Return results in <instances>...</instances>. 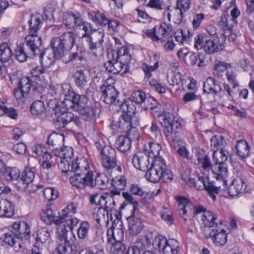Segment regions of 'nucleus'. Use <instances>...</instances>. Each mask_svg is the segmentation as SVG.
I'll use <instances>...</instances> for the list:
<instances>
[{
	"label": "nucleus",
	"instance_id": "58836bf2",
	"mask_svg": "<svg viewBox=\"0 0 254 254\" xmlns=\"http://www.w3.org/2000/svg\"><path fill=\"white\" fill-rule=\"evenodd\" d=\"M109 182L108 177L105 174H98L93 181V186L91 188L96 187L100 190H104L108 187Z\"/></svg>",
	"mask_w": 254,
	"mask_h": 254
},
{
	"label": "nucleus",
	"instance_id": "9d476101",
	"mask_svg": "<svg viewBox=\"0 0 254 254\" xmlns=\"http://www.w3.org/2000/svg\"><path fill=\"white\" fill-rule=\"evenodd\" d=\"M116 220L113 222L111 229L108 230L107 235L108 237V242L109 244L112 245V249L117 252V254H124L126 250L124 244L121 242V240L123 237V232L120 230L118 233L119 235H117V237L115 235L114 229L116 226Z\"/></svg>",
	"mask_w": 254,
	"mask_h": 254
},
{
	"label": "nucleus",
	"instance_id": "9b49d317",
	"mask_svg": "<svg viewBox=\"0 0 254 254\" xmlns=\"http://www.w3.org/2000/svg\"><path fill=\"white\" fill-rule=\"evenodd\" d=\"M72 173L73 175L69 178V182L72 186L80 189L93 186L92 172Z\"/></svg>",
	"mask_w": 254,
	"mask_h": 254
},
{
	"label": "nucleus",
	"instance_id": "052dcab7",
	"mask_svg": "<svg viewBox=\"0 0 254 254\" xmlns=\"http://www.w3.org/2000/svg\"><path fill=\"white\" fill-rule=\"evenodd\" d=\"M101 198H103V202H104V210L108 213V212L111 211L115 205L116 202L114 197L107 194L101 195Z\"/></svg>",
	"mask_w": 254,
	"mask_h": 254
},
{
	"label": "nucleus",
	"instance_id": "e433bc0d",
	"mask_svg": "<svg viewBox=\"0 0 254 254\" xmlns=\"http://www.w3.org/2000/svg\"><path fill=\"white\" fill-rule=\"evenodd\" d=\"M131 141L130 138L125 135H120L116 140L115 146L120 151L126 152L131 147Z\"/></svg>",
	"mask_w": 254,
	"mask_h": 254
},
{
	"label": "nucleus",
	"instance_id": "5fc2aeb1",
	"mask_svg": "<svg viewBox=\"0 0 254 254\" xmlns=\"http://www.w3.org/2000/svg\"><path fill=\"white\" fill-rule=\"evenodd\" d=\"M32 74L31 77H34L35 78H44L45 75H48V70L46 66L41 64L40 66H36L31 70Z\"/></svg>",
	"mask_w": 254,
	"mask_h": 254
},
{
	"label": "nucleus",
	"instance_id": "f03ea898",
	"mask_svg": "<svg viewBox=\"0 0 254 254\" xmlns=\"http://www.w3.org/2000/svg\"><path fill=\"white\" fill-rule=\"evenodd\" d=\"M154 101L153 99L148 98L147 99L148 103L150 105L146 108H144V110H150V113L154 118L158 117L160 124L164 127V132L168 137H170L172 141H175L173 134L176 135L181 129L182 127L181 124L177 121H175L174 116L170 112H164L162 113L161 106L158 105L156 102L152 103Z\"/></svg>",
	"mask_w": 254,
	"mask_h": 254
},
{
	"label": "nucleus",
	"instance_id": "bb28decb",
	"mask_svg": "<svg viewBox=\"0 0 254 254\" xmlns=\"http://www.w3.org/2000/svg\"><path fill=\"white\" fill-rule=\"evenodd\" d=\"M190 0H177L176 6L175 8L176 13L175 23L179 24L182 21L184 14L190 9Z\"/></svg>",
	"mask_w": 254,
	"mask_h": 254
},
{
	"label": "nucleus",
	"instance_id": "c756f323",
	"mask_svg": "<svg viewBox=\"0 0 254 254\" xmlns=\"http://www.w3.org/2000/svg\"><path fill=\"white\" fill-rule=\"evenodd\" d=\"M51 46L52 51L55 53L58 60L64 57V52L66 50L63 44L59 37H54L51 41Z\"/></svg>",
	"mask_w": 254,
	"mask_h": 254
},
{
	"label": "nucleus",
	"instance_id": "6e6d98bb",
	"mask_svg": "<svg viewBox=\"0 0 254 254\" xmlns=\"http://www.w3.org/2000/svg\"><path fill=\"white\" fill-rule=\"evenodd\" d=\"M4 114H6L12 119H16L18 116L16 110L13 108H6L4 105V102L2 101L0 106V116H2Z\"/></svg>",
	"mask_w": 254,
	"mask_h": 254
},
{
	"label": "nucleus",
	"instance_id": "39448f33",
	"mask_svg": "<svg viewBox=\"0 0 254 254\" xmlns=\"http://www.w3.org/2000/svg\"><path fill=\"white\" fill-rule=\"evenodd\" d=\"M78 28L84 31L81 34L80 38L85 39L87 43L89 49L92 51H102L103 50V43L104 42V33L103 31L98 32L93 37L91 35L93 33L92 24L87 22L81 21L76 27V30Z\"/></svg>",
	"mask_w": 254,
	"mask_h": 254
},
{
	"label": "nucleus",
	"instance_id": "37998d69",
	"mask_svg": "<svg viewBox=\"0 0 254 254\" xmlns=\"http://www.w3.org/2000/svg\"><path fill=\"white\" fill-rule=\"evenodd\" d=\"M217 219V216L216 214H214L211 212H205L202 217V221L205 226L210 228V227H213L216 224H218L215 221Z\"/></svg>",
	"mask_w": 254,
	"mask_h": 254
},
{
	"label": "nucleus",
	"instance_id": "69168bd1",
	"mask_svg": "<svg viewBox=\"0 0 254 254\" xmlns=\"http://www.w3.org/2000/svg\"><path fill=\"white\" fill-rule=\"evenodd\" d=\"M173 240H171L170 242L167 241V244L165 245L163 247L162 251L164 254H178L180 247L177 246L175 247V246H172L171 242Z\"/></svg>",
	"mask_w": 254,
	"mask_h": 254
},
{
	"label": "nucleus",
	"instance_id": "49530a36",
	"mask_svg": "<svg viewBox=\"0 0 254 254\" xmlns=\"http://www.w3.org/2000/svg\"><path fill=\"white\" fill-rule=\"evenodd\" d=\"M32 77L23 76L19 81L18 86L25 93H29L32 87Z\"/></svg>",
	"mask_w": 254,
	"mask_h": 254
},
{
	"label": "nucleus",
	"instance_id": "a211bd4d",
	"mask_svg": "<svg viewBox=\"0 0 254 254\" xmlns=\"http://www.w3.org/2000/svg\"><path fill=\"white\" fill-rule=\"evenodd\" d=\"M89 169V163L87 159L84 157L76 158L70 163V168H67V166H64L62 172L68 175L69 173L75 172H87Z\"/></svg>",
	"mask_w": 254,
	"mask_h": 254
},
{
	"label": "nucleus",
	"instance_id": "f257e3e1",
	"mask_svg": "<svg viewBox=\"0 0 254 254\" xmlns=\"http://www.w3.org/2000/svg\"><path fill=\"white\" fill-rule=\"evenodd\" d=\"M62 103L63 106L67 104L68 109H72L78 112L85 121H95L101 113L100 108L90 104L86 95H79L73 90H68L65 95L64 101Z\"/></svg>",
	"mask_w": 254,
	"mask_h": 254
},
{
	"label": "nucleus",
	"instance_id": "5701e85b",
	"mask_svg": "<svg viewBox=\"0 0 254 254\" xmlns=\"http://www.w3.org/2000/svg\"><path fill=\"white\" fill-rule=\"evenodd\" d=\"M73 77L75 85L80 89H83L88 85L89 77L85 70L80 67H76L73 71Z\"/></svg>",
	"mask_w": 254,
	"mask_h": 254
},
{
	"label": "nucleus",
	"instance_id": "a19ab883",
	"mask_svg": "<svg viewBox=\"0 0 254 254\" xmlns=\"http://www.w3.org/2000/svg\"><path fill=\"white\" fill-rule=\"evenodd\" d=\"M20 172L16 167H6L2 174V177L7 181L11 182L17 180L20 177Z\"/></svg>",
	"mask_w": 254,
	"mask_h": 254
},
{
	"label": "nucleus",
	"instance_id": "4c0bfd02",
	"mask_svg": "<svg viewBox=\"0 0 254 254\" xmlns=\"http://www.w3.org/2000/svg\"><path fill=\"white\" fill-rule=\"evenodd\" d=\"M12 56V51L8 44L3 42L0 44V63H3L8 62Z\"/></svg>",
	"mask_w": 254,
	"mask_h": 254
},
{
	"label": "nucleus",
	"instance_id": "ddd939ff",
	"mask_svg": "<svg viewBox=\"0 0 254 254\" xmlns=\"http://www.w3.org/2000/svg\"><path fill=\"white\" fill-rule=\"evenodd\" d=\"M101 163L105 169L110 170L117 165V158L116 150L107 146L100 152Z\"/></svg>",
	"mask_w": 254,
	"mask_h": 254
},
{
	"label": "nucleus",
	"instance_id": "09e8293b",
	"mask_svg": "<svg viewBox=\"0 0 254 254\" xmlns=\"http://www.w3.org/2000/svg\"><path fill=\"white\" fill-rule=\"evenodd\" d=\"M32 87L31 88V92L34 95H40L44 91L45 87L44 83L41 80L38 78H35L32 77Z\"/></svg>",
	"mask_w": 254,
	"mask_h": 254
},
{
	"label": "nucleus",
	"instance_id": "6e6552de",
	"mask_svg": "<svg viewBox=\"0 0 254 254\" xmlns=\"http://www.w3.org/2000/svg\"><path fill=\"white\" fill-rule=\"evenodd\" d=\"M177 200L179 202L178 211L180 216L185 221L205 211L203 206H194L185 197L179 196L177 197Z\"/></svg>",
	"mask_w": 254,
	"mask_h": 254
},
{
	"label": "nucleus",
	"instance_id": "c9c22d12",
	"mask_svg": "<svg viewBox=\"0 0 254 254\" xmlns=\"http://www.w3.org/2000/svg\"><path fill=\"white\" fill-rule=\"evenodd\" d=\"M236 148L238 154L241 158L245 159L249 156L251 147L246 140L241 139L237 141Z\"/></svg>",
	"mask_w": 254,
	"mask_h": 254
},
{
	"label": "nucleus",
	"instance_id": "3c124183",
	"mask_svg": "<svg viewBox=\"0 0 254 254\" xmlns=\"http://www.w3.org/2000/svg\"><path fill=\"white\" fill-rule=\"evenodd\" d=\"M233 23H234L231 20L230 15H224L221 16L218 24L220 28L223 30V32H225L232 29L233 27Z\"/></svg>",
	"mask_w": 254,
	"mask_h": 254
},
{
	"label": "nucleus",
	"instance_id": "c03bdc74",
	"mask_svg": "<svg viewBox=\"0 0 254 254\" xmlns=\"http://www.w3.org/2000/svg\"><path fill=\"white\" fill-rule=\"evenodd\" d=\"M79 21H81V18L73 14H65L64 16L63 23L69 28L76 27Z\"/></svg>",
	"mask_w": 254,
	"mask_h": 254
},
{
	"label": "nucleus",
	"instance_id": "c85d7f7f",
	"mask_svg": "<svg viewBox=\"0 0 254 254\" xmlns=\"http://www.w3.org/2000/svg\"><path fill=\"white\" fill-rule=\"evenodd\" d=\"M129 230L130 233L136 235L140 233L143 229V225L139 217L134 215H130L128 217Z\"/></svg>",
	"mask_w": 254,
	"mask_h": 254
},
{
	"label": "nucleus",
	"instance_id": "473e14b6",
	"mask_svg": "<svg viewBox=\"0 0 254 254\" xmlns=\"http://www.w3.org/2000/svg\"><path fill=\"white\" fill-rule=\"evenodd\" d=\"M59 37L60 38V40L64 47V49H65L66 51L69 50L74 46L76 35L73 32L68 31L65 32Z\"/></svg>",
	"mask_w": 254,
	"mask_h": 254
},
{
	"label": "nucleus",
	"instance_id": "79ce46f5",
	"mask_svg": "<svg viewBox=\"0 0 254 254\" xmlns=\"http://www.w3.org/2000/svg\"><path fill=\"white\" fill-rule=\"evenodd\" d=\"M207 192L209 195L213 199V200L216 199V195L218 194L220 190V186L216 185L215 183L213 181H209L208 179L205 185L204 188Z\"/></svg>",
	"mask_w": 254,
	"mask_h": 254
},
{
	"label": "nucleus",
	"instance_id": "f704fd0d",
	"mask_svg": "<svg viewBox=\"0 0 254 254\" xmlns=\"http://www.w3.org/2000/svg\"><path fill=\"white\" fill-rule=\"evenodd\" d=\"M161 150V146L159 144L151 142L149 143L148 147L145 146L144 153L149 157L154 158L156 160L159 158H162L159 156Z\"/></svg>",
	"mask_w": 254,
	"mask_h": 254
},
{
	"label": "nucleus",
	"instance_id": "aec40b11",
	"mask_svg": "<svg viewBox=\"0 0 254 254\" xmlns=\"http://www.w3.org/2000/svg\"><path fill=\"white\" fill-rule=\"evenodd\" d=\"M225 47V38L217 37L213 40H205L204 51L207 54H213L222 51Z\"/></svg>",
	"mask_w": 254,
	"mask_h": 254
},
{
	"label": "nucleus",
	"instance_id": "0eeeda50",
	"mask_svg": "<svg viewBox=\"0 0 254 254\" xmlns=\"http://www.w3.org/2000/svg\"><path fill=\"white\" fill-rule=\"evenodd\" d=\"M37 41L32 42L29 38H25L22 44L17 45L15 49V58L20 63L25 62L27 58H31L37 56L40 53L39 48Z\"/></svg>",
	"mask_w": 254,
	"mask_h": 254
},
{
	"label": "nucleus",
	"instance_id": "864d4df0",
	"mask_svg": "<svg viewBox=\"0 0 254 254\" xmlns=\"http://www.w3.org/2000/svg\"><path fill=\"white\" fill-rule=\"evenodd\" d=\"M46 108L44 102L41 100H36L33 102L30 107V110L32 114L39 115L42 114L45 111Z\"/></svg>",
	"mask_w": 254,
	"mask_h": 254
},
{
	"label": "nucleus",
	"instance_id": "2f4dec72",
	"mask_svg": "<svg viewBox=\"0 0 254 254\" xmlns=\"http://www.w3.org/2000/svg\"><path fill=\"white\" fill-rule=\"evenodd\" d=\"M63 137L58 134H50L47 139V143L51 150L58 152L61 148Z\"/></svg>",
	"mask_w": 254,
	"mask_h": 254
},
{
	"label": "nucleus",
	"instance_id": "e2e57ef3",
	"mask_svg": "<svg viewBox=\"0 0 254 254\" xmlns=\"http://www.w3.org/2000/svg\"><path fill=\"white\" fill-rule=\"evenodd\" d=\"M127 184L126 178L125 176H121L119 177H116L112 180V185L113 187L117 188L119 190H123Z\"/></svg>",
	"mask_w": 254,
	"mask_h": 254
},
{
	"label": "nucleus",
	"instance_id": "4468645a",
	"mask_svg": "<svg viewBox=\"0 0 254 254\" xmlns=\"http://www.w3.org/2000/svg\"><path fill=\"white\" fill-rule=\"evenodd\" d=\"M41 220L46 224L51 225L54 223L57 225L62 224L63 218H62L61 213H57L54 206H46L40 214Z\"/></svg>",
	"mask_w": 254,
	"mask_h": 254
},
{
	"label": "nucleus",
	"instance_id": "f3484780",
	"mask_svg": "<svg viewBox=\"0 0 254 254\" xmlns=\"http://www.w3.org/2000/svg\"><path fill=\"white\" fill-rule=\"evenodd\" d=\"M11 230L18 240H27L30 238V227L28 223L24 221L15 222L12 225Z\"/></svg>",
	"mask_w": 254,
	"mask_h": 254
},
{
	"label": "nucleus",
	"instance_id": "338daca9",
	"mask_svg": "<svg viewBox=\"0 0 254 254\" xmlns=\"http://www.w3.org/2000/svg\"><path fill=\"white\" fill-rule=\"evenodd\" d=\"M172 31V26L171 24H167L165 22H162L160 24L158 33L163 37L168 36Z\"/></svg>",
	"mask_w": 254,
	"mask_h": 254
},
{
	"label": "nucleus",
	"instance_id": "4d7b16f0",
	"mask_svg": "<svg viewBox=\"0 0 254 254\" xmlns=\"http://www.w3.org/2000/svg\"><path fill=\"white\" fill-rule=\"evenodd\" d=\"M90 225L87 221L81 222L77 229V236L79 239H85L88 236Z\"/></svg>",
	"mask_w": 254,
	"mask_h": 254
},
{
	"label": "nucleus",
	"instance_id": "7c9ffc66",
	"mask_svg": "<svg viewBox=\"0 0 254 254\" xmlns=\"http://www.w3.org/2000/svg\"><path fill=\"white\" fill-rule=\"evenodd\" d=\"M13 205L7 199L0 201V217H11L14 215Z\"/></svg>",
	"mask_w": 254,
	"mask_h": 254
},
{
	"label": "nucleus",
	"instance_id": "dca6fc26",
	"mask_svg": "<svg viewBox=\"0 0 254 254\" xmlns=\"http://www.w3.org/2000/svg\"><path fill=\"white\" fill-rule=\"evenodd\" d=\"M139 118L136 116L131 117L128 115H122L119 120L113 124L112 123V128L115 129L114 127H118L121 131L126 132L133 126L139 125Z\"/></svg>",
	"mask_w": 254,
	"mask_h": 254
},
{
	"label": "nucleus",
	"instance_id": "f8f14e48",
	"mask_svg": "<svg viewBox=\"0 0 254 254\" xmlns=\"http://www.w3.org/2000/svg\"><path fill=\"white\" fill-rule=\"evenodd\" d=\"M190 171H185L181 176L182 180L190 187H193L197 190L204 189L205 185L208 180L207 177H204L203 174H190Z\"/></svg>",
	"mask_w": 254,
	"mask_h": 254
},
{
	"label": "nucleus",
	"instance_id": "72a5a7b5",
	"mask_svg": "<svg viewBox=\"0 0 254 254\" xmlns=\"http://www.w3.org/2000/svg\"><path fill=\"white\" fill-rule=\"evenodd\" d=\"M117 105L120 107L123 115H128L131 117L136 116V107L131 99H128L121 104L119 102Z\"/></svg>",
	"mask_w": 254,
	"mask_h": 254
},
{
	"label": "nucleus",
	"instance_id": "20e7f679",
	"mask_svg": "<svg viewBox=\"0 0 254 254\" xmlns=\"http://www.w3.org/2000/svg\"><path fill=\"white\" fill-rule=\"evenodd\" d=\"M48 106L50 109H52L57 116V119L54 122V125L58 129H62L64 128L66 126L71 123H74L77 125L79 122V119L77 116H74V114L71 112H68V107L67 104H65V106L64 108L62 103L59 105L57 101L54 99H51L49 101ZM52 114H53L52 113Z\"/></svg>",
	"mask_w": 254,
	"mask_h": 254
},
{
	"label": "nucleus",
	"instance_id": "13d9d810",
	"mask_svg": "<svg viewBox=\"0 0 254 254\" xmlns=\"http://www.w3.org/2000/svg\"><path fill=\"white\" fill-rule=\"evenodd\" d=\"M214 169L217 171V172H214V173L217 174V179H223L228 172L227 167L224 163L215 164Z\"/></svg>",
	"mask_w": 254,
	"mask_h": 254
},
{
	"label": "nucleus",
	"instance_id": "b1692460",
	"mask_svg": "<svg viewBox=\"0 0 254 254\" xmlns=\"http://www.w3.org/2000/svg\"><path fill=\"white\" fill-rule=\"evenodd\" d=\"M73 149L70 146H64L61 148L58 152H55V155L59 156L61 158L60 164L62 168V165L67 166V168H70V162L73 156Z\"/></svg>",
	"mask_w": 254,
	"mask_h": 254
},
{
	"label": "nucleus",
	"instance_id": "8fccbe9b",
	"mask_svg": "<svg viewBox=\"0 0 254 254\" xmlns=\"http://www.w3.org/2000/svg\"><path fill=\"white\" fill-rule=\"evenodd\" d=\"M35 168H31L26 167L24 171L22 173V176L20 180L23 184H29L32 183L35 177V174L33 170Z\"/></svg>",
	"mask_w": 254,
	"mask_h": 254
},
{
	"label": "nucleus",
	"instance_id": "1a4fd4ad",
	"mask_svg": "<svg viewBox=\"0 0 254 254\" xmlns=\"http://www.w3.org/2000/svg\"><path fill=\"white\" fill-rule=\"evenodd\" d=\"M225 228V225L220 221L219 224H216L215 228L205 230V237L207 239L211 238L216 245L223 246L227 242V233Z\"/></svg>",
	"mask_w": 254,
	"mask_h": 254
},
{
	"label": "nucleus",
	"instance_id": "412c9836",
	"mask_svg": "<svg viewBox=\"0 0 254 254\" xmlns=\"http://www.w3.org/2000/svg\"><path fill=\"white\" fill-rule=\"evenodd\" d=\"M33 237L36 241L33 247L42 248V245L50 240L51 234L48 228L42 227L33 234Z\"/></svg>",
	"mask_w": 254,
	"mask_h": 254
},
{
	"label": "nucleus",
	"instance_id": "680f3d73",
	"mask_svg": "<svg viewBox=\"0 0 254 254\" xmlns=\"http://www.w3.org/2000/svg\"><path fill=\"white\" fill-rule=\"evenodd\" d=\"M159 66V62H156L154 65H149L146 64H143L142 69L145 74V79L148 80L152 76L151 72L158 68Z\"/></svg>",
	"mask_w": 254,
	"mask_h": 254
},
{
	"label": "nucleus",
	"instance_id": "a878e982",
	"mask_svg": "<svg viewBox=\"0 0 254 254\" xmlns=\"http://www.w3.org/2000/svg\"><path fill=\"white\" fill-rule=\"evenodd\" d=\"M203 90L207 94L216 95L222 90V88L219 82L209 77L203 83Z\"/></svg>",
	"mask_w": 254,
	"mask_h": 254
},
{
	"label": "nucleus",
	"instance_id": "0e129e2a",
	"mask_svg": "<svg viewBox=\"0 0 254 254\" xmlns=\"http://www.w3.org/2000/svg\"><path fill=\"white\" fill-rule=\"evenodd\" d=\"M198 56L194 53H185L184 55V60L185 63L189 65L196 64Z\"/></svg>",
	"mask_w": 254,
	"mask_h": 254
},
{
	"label": "nucleus",
	"instance_id": "7ed1b4c3",
	"mask_svg": "<svg viewBox=\"0 0 254 254\" xmlns=\"http://www.w3.org/2000/svg\"><path fill=\"white\" fill-rule=\"evenodd\" d=\"M118 50L108 53V61L104 63L106 70L113 74L127 73L129 69V63L131 56L127 46H122Z\"/></svg>",
	"mask_w": 254,
	"mask_h": 254
},
{
	"label": "nucleus",
	"instance_id": "423d86ee",
	"mask_svg": "<svg viewBox=\"0 0 254 254\" xmlns=\"http://www.w3.org/2000/svg\"><path fill=\"white\" fill-rule=\"evenodd\" d=\"M145 176L148 181L153 183H157L161 179L167 182L172 181L174 179L173 174L162 158H159L154 161Z\"/></svg>",
	"mask_w": 254,
	"mask_h": 254
},
{
	"label": "nucleus",
	"instance_id": "2eb2a0df",
	"mask_svg": "<svg viewBox=\"0 0 254 254\" xmlns=\"http://www.w3.org/2000/svg\"><path fill=\"white\" fill-rule=\"evenodd\" d=\"M29 34L25 38H29L33 41H37L38 45L41 46L42 44L41 37L38 35L42 24L43 18L39 15H32L30 20L29 21Z\"/></svg>",
	"mask_w": 254,
	"mask_h": 254
},
{
	"label": "nucleus",
	"instance_id": "a18cd8bd",
	"mask_svg": "<svg viewBox=\"0 0 254 254\" xmlns=\"http://www.w3.org/2000/svg\"><path fill=\"white\" fill-rule=\"evenodd\" d=\"M226 141L224 137L221 135H214L212 137L210 140V146L214 149H216L218 150L224 149Z\"/></svg>",
	"mask_w": 254,
	"mask_h": 254
},
{
	"label": "nucleus",
	"instance_id": "de8ad7c7",
	"mask_svg": "<svg viewBox=\"0 0 254 254\" xmlns=\"http://www.w3.org/2000/svg\"><path fill=\"white\" fill-rule=\"evenodd\" d=\"M229 152L224 149L214 150L213 154V161L215 164L224 163L227 160Z\"/></svg>",
	"mask_w": 254,
	"mask_h": 254
},
{
	"label": "nucleus",
	"instance_id": "6ab92c4d",
	"mask_svg": "<svg viewBox=\"0 0 254 254\" xmlns=\"http://www.w3.org/2000/svg\"><path fill=\"white\" fill-rule=\"evenodd\" d=\"M102 89L101 99L107 104L115 103L117 105L120 102L118 98L119 93L113 85L111 84L104 85L101 87Z\"/></svg>",
	"mask_w": 254,
	"mask_h": 254
},
{
	"label": "nucleus",
	"instance_id": "ea45409f",
	"mask_svg": "<svg viewBox=\"0 0 254 254\" xmlns=\"http://www.w3.org/2000/svg\"><path fill=\"white\" fill-rule=\"evenodd\" d=\"M243 181L241 179L234 180L228 189V193L231 196H237L244 190Z\"/></svg>",
	"mask_w": 254,
	"mask_h": 254
},
{
	"label": "nucleus",
	"instance_id": "bf43d9fd",
	"mask_svg": "<svg viewBox=\"0 0 254 254\" xmlns=\"http://www.w3.org/2000/svg\"><path fill=\"white\" fill-rule=\"evenodd\" d=\"M79 223V220L76 217H69L63 220L62 223H64L63 226L60 228H65L66 230V227H68L69 230L72 231L74 227L77 226Z\"/></svg>",
	"mask_w": 254,
	"mask_h": 254
},
{
	"label": "nucleus",
	"instance_id": "393cba45",
	"mask_svg": "<svg viewBox=\"0 0 254 254\" xmlns=\"http://www.w3.org/2000/svg\"><path fill=\"white\" fill-rule=\"evenodd\" d=\"M132 163L136 169L145 171L149 164V156L145 153L137 152L133 156Z\"/></svg>",
	"mask_w": 254,
	"mask_h": 254
},
{
	"label": "nucleus",
	"instance_id": "774afa93",
	"mask_svg": "<svg viewBox=\"0 0 254 254\" xmlns=\"http://www.w3.org/2000/svg\"><path fill=\"white\" fill-rule=\"evenodd\" d=\"M131 100L137 104H141L146 100V94L141 91H136L132 93Z\"/></svg>",
	"mask_w": 254,
	"mask_h": 254
},
{
	"label": "nucleus",
	"instance_id": "603ef678",
	"mask_svg": "<svg viewBox=\"0 0 254 254\" xmlns=\"http://www.w3.org/2000/svg\"><path fill=\"white\" fill-rule=\"evenodd\" d=\"M77 206V203L71 202L69 204L61 213L62 218H63V220H64L67 217H72L76 212Z\"/></svg>",
	"mask_w": 254,
	"mask_h": 254
},
{
	"label": "nucleus",
	"instance_id": "4be33fe9",
	"mask_svg": "<svg viewBox=\"0 0 254 254\" xmlns=\"http://www.w3.org/2000/svg\"><path fill=\"white\" fill-rule=\"evenodd\" d=\"M68 230H66L65 228H59L58 233L60 237V238L63 239L64 241V245H59L57 248L56 253L58 254H68V249L69 248L71 253L73 251L72 246L70 241L68 240L67 238Z\"/></svg>",
	"mask_w": 254,
	"mask_h": 254
},
{
	"label": "nucleus",
	"instance_id": "cd10ccee",
	"mask_svg": "<svg viewBox=\"0 0 254 254\" xmlns=\"http://www.w3.org/2000/svg\"><path fill=\"white\" fill-rule=\"evenodd\" d=\"M41 64L47 68L50 67L55 62L57 56L51 49H46L40 54Z\"/></svg>",
	"mask_w": 254,
	"mask_h": 254
}]
</instances>
